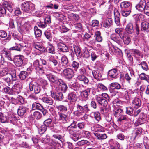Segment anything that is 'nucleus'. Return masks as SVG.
<instances>
[{
    "label": "nucleus",
    "instance_id": "nucleus-1",
    "mask_svg": "<svg viewBox=\"0 0 149 149\" xmlns=\"http://www.w3.org/2000/svg\"><path fill=\"white\" fill-rule=\"evenodd\" d=\"M135 7L138 11L149 16V2H146V0H140Z\"/></svg>",
    "mask_w": 149,
    "mask_h": 149
},
{
    "label": "nucleus",
    "instance_id": "nucleus-2",
    "mask_svg": "<svg viewBox=\"0 0 149 149\" xmlns=\"http://www.w3.org/2000/svg\"><path fill=\"white\" fill-rule=\"evenodd\" d=\"M21 8L25 12H31L35 10V5L31 2L26 1L22 4Z\"/></svg>",
    "mask_w": 149,
    "mask_h": 149
},
{
    "label": "nucleus",
    "instance_id": "nucleus-3",
    "mask_svg": "<svg viewBox=\"0 0 149 149\" xmlns=\"http://www.w3.org/2000/svg\"><path fill=\"white\" fill-rule=\"evenodd\" d=\"M78 74V78L80 81L86 84L88 82V79L84 76L86 74V70L84 67H82L79 70Z\"/></svg>",
    "mask_w": 149,
    "mask_h": 149
},
{
    "label": "nucleus",
    "instance_id": "nucleus-4",
    "mask_svg": "<svg viewBox=\"0 0 149 149\" xmlns=\"http://www.w3.org/2000/svg\"><path fill=\"white\" fill-rule=\"evenodd\" d=\"M46 75L49 81L52 83L57 84H65L64 83L63 80L61 79H58L57 78L51 73H46Z\"/></svg>",
    "mask_w": 149,
    "mask_h": 149
},
{
    "label": "nucleus",
    "instance_id": "nucleus-5",
    "mask_svg": "<svg viewBox=\"0 0 149 149\" xmlns=\"http://www.w3.org/2000/svg\"><path fill=\"white\" fill-rule=\"evenodd\" d=\"M67 99L69 102L73 103H71L70 104V106L72 108H74L75 103L77 99V97L75 93L74 92H71L69 93L68 94Z\"/></svg>",
    "mask_w": 149,
    "mask_h": 149
},
{
    "label": "nucleus",
    "instance_id": "nucleus-6",
    "mask_svg": "<svg viewBox=\"0 0 149 149\" xmlns=\"http://www.w3.org/2000/svg\"><path fill=\"white\" fill-rule=\"evenodd\" d=\"M146 115L143 112H141L139 115V117L135 124V126H138L144 123L146 121Z\"/></svg>",
    "mask_w": 149,
    "mask_h": 149
},
{
    "label": "nucleus",
    "instance_id": "nucleus-7",
    "mask_svg": "<svg viewBox=\"0 0 149 149\" xmlns=\"http://www.w3.org/2000/svg\"><path fill=\"white\" fill-rule=\"evenodd\" d=\"M62 73L63 76L68 79H71L73 76V70L72 69L69 68L64 69Z\"/></svg>",
    "mask_w": 149,
    "mask_h": 149
},
{
    "label": "nucleus",
    "instance_id": "nucleus-8",
    "mask_svg": "<svg viewBox=\"0 0 149 149\" xmlns=\"http://www.w3.org/2000/svg\"><path fill=\"white\" fill-rule=\"evenodd\" d=\"M42 142L44 144H47L51 146H55L56 145V143L52 140H50V138L48 137H42L40 138Z\"/></svg>",
    "mask_w": 149,
    "mask_h": 149
},
{
    "label": "nucleus",
    "instance_id": "nucleus-9",
    "mask_svg": "<svg viewBox=\"0 0 149 149\" xmlns=\"http://www.w3.org/2000/svg\"><path fill=\"white\" fill-rule=\"evenodd\" d=\"M57 47L59 50L63 52H67L68 51V49L65 44L62 41L60 40V42H57Z\"/></svg>",
    "mask_w": 149,
    "mask_h": 149
},
{
    "label": "nucleus",
    "instance_id": "nucleus-10",
    "mask_svg": "<svg viewBox=\"0 0 149 149\" xmlns=\"http://www.w3.org/2000/svg\"><path fill=\"white\" fill-rule=\"evenodd\" d=\"M23 57L22 55H18L15 57L14 63L17 66H21L23 63Z\"/></svg>",
    "mask_w": 149,
    "mask_h": 149
},
{
    "label": "nucleus",
    "instance_id": "nucleus-11",
    "mask_svg": "<svg viewBox=\"0 0 149 149\" xmlns=\"http://www.w3.org/2000/svg\"><path fill=\"white\" fill-rule=\"evenodd\" d=\"M51 96L53 98L58 101L62 100L63 98V95L61 92H51Z\"/></svg>",
    "mask_w": 149,
    "mask_h": 149
},
{
    "label": "nucleus",
    "instance_id": "nucleus-12",
    "mask_svg": "<svg viewBox=\"0 0 149 149\" xmlns=\"http://www.w3.org/2000/svg\"><path fill=\"white\" fill-rule=\"evenodd\" d=\"M0 55H2V57H3V56H4L8 60L10 61H13L10 52L6 49H3Z\"/></svg>",
    "mask_w": 149,
    "mask_h": 149
},
{
    "label": "nucleus",
    "instance_id": "nucleus-13",
    "mask_svg": "<svg viewBox=\"0 0 149 149\" xmlns=\"http://www.w3.org/2000/svg\"><path fill=\"white\" fill-rule=\"evenodd\" d=\"M58 116L59 120H61L64 123L68 122V115L61 112L58 113Z\"/></svg>",
    "mask_w": 149,
    "mask_h": 149
},
{
    "label": "nucleus",
    "instance_id": "nucleus-14",
    "mask_svg": "<svg viewBox=\"0 0 149 149\" xmlns=\"http://www.w3.org/2000/svg\"><path fill=\"white\" fill-rule=\"evenodd\" d=\"M96 100L100 105L103 107L106 106L107 105V101L103 97L97 96L96 97Z\"/></svg>",
    "mask_w": 149,
    "mask_h": 149
},
{
    "label": "nucleus",
    "instance_id": "nucleus-15",
    "mask_svg": "<svg viewBox=\"0 0 149 149\" xmlns=\"http://www.w3.org/2000/svg\"><path fill=\"white\" fill-rule=\"evenodd\" d=\"M76 107L78 110L84 113L85 111L88 112L90 110L88 107V105L86 104L85 105H83L80 104H78L77 105Z\"/></svg>",
    "mask_w": 149,
    "mask_h": 149
},
{
    "label": "nucleus",
    "instance_id": "nucleus-16",
    "mask_svg": "<svg viewBox=\"0 0 149 149\" xmlns=\"http://www.w3.org/2000/svg\"><path fill=\"white\" fill-rule=\"evenodd\" d=\"M118 72L116 69H113L109 70L108 72V76L112 78H116Z\"/></svg>",
    "mask_w": 149,
    "mask_h": 149
},
{
    "label": "nucleus",
    "instance_id": "nucleus-17",
    "mask_svg": "<svg viewBox=\"0 0 149 149\" xmlns=\"http://www.w3.org/2000/svg\"><path fill=\"white\" fill-rule=\"evenodd\" d=\"M28 109L25 107L19 106L17 110V113L19 116H22L26 112Z\"/></svg>",
    "mask_w": 149,
    "mask_h": 149
},
{
    "label": "nucleus",
    "instance_id": "nucleus-18",
    "mask_svg": "<svg viewBox=\"0 0 149 149\" xmlns=\"http://www.w3.org/2000/svg\"><path fill=\"white\" fill-rule=\"evenodd\" d=\"M120 38L123 40V42L125 44L128 45L131 42V39L129 36L127 35H126L124 33L123 34L120 35Z\"/></svg>",
    "mask_w": 149,
    "mask_h": 149
},
{
    "label": "nucleus",
    "instance_id": "nucleus-19",
    "mask_svg": "<svg viewBox=\"0 0 149 149\" xmlns=\"http://www.w3.org/2000/svg\"><path fill=\"white\" fill-rule=\"evenodd\" d=\"M99 133H96L95 134V136L97 137L98 139L103 140L107 138V136L106 134L103 131Z\"/></svg>",
    "mask_w": 149,
    "mask_h": 149
},
{
    "label": "nucleus",
    "instance_id": "nucleus-20",
    "mask_svg": "<svg viewBox=\"0 0 149 149\" xmlns=\"http://www.w3.org/2000/svg\"><path fill=\"white\" fill-rule=\"evenodd\" d=\"M125 30L129 34H132L134 32V29L133 24L131 23H129L126 26Z\"/></svg>",
    "mask_w": 149,
    "mask_h": 149
},
{
    "label": "nucleus",
    "instance_id": "nucleus-21",
    "mask_svg": "<svg viewBox=\"0 0 149 149\" xmlns=\"http://www.w3.org/2000/svg\"><path fill=\"white\" fill-rule=\"evenodd\" d=\"M61 63L62 66H68L70 64L67 57L64 55L61 58Z\"/></svg>",
    "mask_w": 149,
    "mask_h": 149
},
{
    "label": "nucleus",
    "instance_id": "nucleus-22",
    "mask_svg": "<svg viewBox=\"0 0 149 149\" xmlns=\"http://www.w3.org/2000/svg\"><path fill=\"white\" fill-rule=\"evenodd\" d=\"M110 91L111 92H113L114 91V95H115L117 93V92L114 91V90L119 89L121 88V86L120 84H110Z\"/></svg>",
    "mask_w": 149,
    "mask_h": 149
},
{
    "label": "nucleus",
    "instance_id": "nucleus-23",
    "mask_svg": "<svg viewBox=\"0 0 149 149\" xmlns=\"http://www.w3.org/2000/svg\"><path fill=\"white\" fill-rule=\"evenodd\" d=\"M33 47L40 52H43L45 51V49L42 44L39 42L34 43L33 44Z\"/></svg>",
    "mask_w": 149,
    "mask_h": 149
},
{
    "label": "nucleus",
    "instance_id": "nucleus-24",
    "mask_svg": "<svg viewBox=\"0 0 149 149\" xmlns=\"http://www.w3.org/2000/svg\"><path fill=\"white\" fill-rule=\"evenodd\" d=\"M132 103L133 106L137 108L141 106V102L139 98H135L132 100Z\"/></svg>",
    "mask_w": 149,
    "mask_h": 149
},
{
    "label": "nucleus",
    "instance_id": "nucleus-25",
    "mask_svg": "<svg viewBox=\"0 0 149 149\" xmlns=\"http://www.w3.org/2000/svg\"><path fill=\"white\" fill-rule=\"evenodd\" d=\"M149 23L147 22H143L141 23V30L148 32Z\"/></svg>",
    "mask_w": 149,
    "mask_h": 149
},
{
    "label": "nucleus",
    "instance_id": "nucleus-26",
    "mask_svg": "<svg viewBox=\"0 0 149 149\" xmlns=\"http://www.w3.org/2000/svg\"><path fill=\"white\" fill-rule=\"evenodd\" d=\"M143 129L140 127H138L136 128L134 131V134H135L134 139L138 136H139L141 134Z\"/></svg>",
    "mask_w": 149,
    "mask_h": 149
},
{
    "label": "nucleus",
    "instance_id": "nucleus-27",
    "mask_svg": "<svg viewBox=\"0 0 149 149\" xmlns=\"http://www.w3.org/2000/svg\"><path fill=\"white\" fill-rule=\"evenodd\" d=\"M49 61L54 66H56L58 64L57 61L55 59L54 56H53L50 55L49 56Z\"/></svg>",
    "mask_w": 149,
    "mask_h": 149
},
{
    "label": "nucleus",
    "instance_id": "nucleus-28",
    "mask_svg": "<svg viewBox=\"0 0 149 149\" xmlns=\"http://www.w3.org/2000/svg\"><path fill=\"white\" fill-rule=\"evenodd\" d=\"M9 69L7 67H4L0 69V77H2L8 73Z\"/></svg>",
    "mask_w": 149,
    "mask_h": 149
},
{
    "label": "nucleus",
    "instance_id": "nucleus-29",
    "mask_svg": "<svg viewBox=\"0 0 149 149\" xmlns=\"http://www.w3.org/2000/svg\"><path fill=\"white\" fill-rule=\"evenodd\" d=\"M43 102L47 104L52 105L53 103V100L51 98L43 97L42 98Z\"/></svg>",
    "mask_w": 149,
    "mask_h": 149
},
{
    "label": "nucleus",
    "instance_id": "nucleus-30",
    "mask_svg": "<svg viewBox=\"0 0 149 149\" xmlns=\"http://www.w3.org/2000/svg\"><path fill=\"white\" fill-rule=\"evenodd\" d=\"M23 46L20 44H18L15 46H13L9 49L10 51L15 50L17 51L20 52Z\"/></svg>",
    "mask_w": 149,
    "mask_h": 149
},
{
    "label": "nucleus",
    "instance_id": "nucleus-31",
    "mask_svg": "<svg viewBox=\"0 0 149 149\" xmlns=\"http://www.w3.org/2000/svg\"><path fill=\"white\" fill-rule=\"evenodd\" d=\"M131 54L134 56L137 57L138 56H141L140 52L138 49H132L130 50Z\"/></svg>",
    "mask_w": 149,
    "mask_h": 149
},
{
    "label": "nucleus",
    "instance_id": "nucleus-32",
    "mask_svg": "<svg viewBox=\"0 0 149 149\" xmlns=\"http://www.w3.org/2000/svg\"><path fill=\"white\" fill-rule=\"evenodd\" d=\"M77 144L79 146H86L90 145L91 143L86 140H82L80 141H78Z\"/></svg>",
    "mask_w": 149,
    "mask_h": 149
},
{
    "label": "nucleus",
    "instance_id": "nucleus-33",
    "mask_svg": "<svg viewBox=\"0 0 149 149\" xmlns=\"http://www.w3.org/2000/svg\"><path fill=\"white\" fill-rule=\"evenodd\" d=\"M121 11L122 15L124 17L128 16L131 12V9L130 8H127V9H122Z\"/></svg>",
    "mask_w": 149,
    "mask_h": 149
},
{
    "label": "nucleus",
    "instance_id": "nucleus-34",
    "mask_svg": "<svg viewBox=\"0 0 149 149\" xmlns=\"http://www.w3.org/2000/svg\"><path fill=\"white\" fill-rule=\"evenodd\" d=\"M130 3L128 1H124L120 3V6L121 8L123 9L128 8L130 9Z\"/></svg>",
    "mask_w": 149,
    "mask_h": 149
},
{
    "label": "nucleus",
    "instance_id": "nucleus-35",
    "mask_svg": "<svg viewBox=\"0 0 149 149\" xmlns=\"http://www.w3.org/2000/svg\"><path fill=\"white\" fill-rule=\"evenodd\" d=\"M88 95V91L86 90L83 91L81 93V96L82 99L85 101L87 99Z\"/></svg>",
    "mask_w": 149,
    "mask_h": 149
},
{
    "label": "nucleus",
    "instance_id": "nucleus-36",
    "mask_svg": "<svg viewBox=\"0 0 149 149\" xmlns=\"http://www.w3.org/2000/svg\"><path fill=\"white\" fill-rule=\"evenodd\" d=\"M42 108V106L38 103L35 102L32 104V109L33 110L38 109L40 110Z\"/></svg>",
    "mask_w": 149,
    "mask_h": 149
},
{
    "label": "nucleus",
    "instance_id": "nucleus-37",
    "mask_svg": "<svg viewBox=\"0 0 149 149\" xmlns=\"http://www.w3.org/2000/svg\"><path fill=\"white\" fill-rule=\"evenodd\" d=\"M69 15L71 17V19L76 22L79 19V17L77 14L71 13Z\"/></svg>",
    "mask_w": 149,
    "mask_h": 149
},
{
    "label": "nucleus",
    "instance_id": "nucleus-38",
    "mask_svg": "<svg viewBox=\"0 0 149 149\" xmlns=\"http://www.w3.org/2000/svg\"><path fill=\"white\" fill-rule=\"evenodd\" d=\"M75 52L77 56H80L82 55V53L80 48L78 46L74 47Z\"/></svg>",
    "mask_w": 149,
    "mask_h": 149
},
{
    "label": "nucleus",
    "instance_id": "nucleus-39",
    "mask_svg": "<svg viewBox=\"0 0 149 149\" xmlns=\"http://www.w3.org/2000/svg\"><path fill=\"white\" fill-rule=\"evenodd\" d=\"M139 66H141L142 68L145 71L148 70L149 68L147 63L145 61H142L139 64Z\"/></svg>",
    "mask_w": 149,
    "mask_h": 149
},
{
    "label": "nucleus",
    "instance_id": "nucleus-40",
    "mask_svg": "<svg viewBox=\"0 0 149 149\" xmlns=\"http://www.w3.org/2000/svg\"><path fill=\"white\" fill-rule=\"evenodd\" d=\"M139 77L141 79L146 81L147 83H149V77L148 76L143 73H141L139 76Z\"/></svg>",
    "mask_w": 149,
    "mask_h": 149
},
{
    "label": "nucleus",
    "instance_id": "nucleus-41",
    "mask_svg": "<svg viewBox=\"0 0 149 149\" xmlns=\"http://www.w3.org/2000/svg\"><path fill=\"white\" fill-rule=\"evenodd\" d=\"M34 33L36 36L39 37L42 35V31L39 29L37 26H35L34 28Z\"/></svg>",
    "mask_w": 149,
    "mask_h": 149
},
{
    "label": "nucleus",
    "instance_id": "nucleus-42",
    "mask_svg": "<svg viewBox=\"0 0 149 149\" xmlns=\"http://www.w3.org/2000/svg\"><path fill=\"white\" fill-rule=\"evenodd\" d=\"M56 108L60 111L65 112L67 111V108L66 106L63 105H58L56 106Z\"/></svg>",
    "mask_w": 149,
    "mask_h": 149
},
{
    "label": "nucleus",
    "instance_id": "nucleus-43",
    "mask_svg": "<svg viewBox=\"0 0 149 149\" xmlns=\"http://www.w3.org/2000/svg\"><path fill=\"white\" fill-rule=\"evenodd\" d=\"M128 121V118L126 115H120V117L118 119V121L122 122L123 121Z\"/></svg>",
    "mask_w": 149,
    "mask_h": 149
},
{
    "label": "nucleus",
    "instance_id": "nucleus-44",
    "mask_svg": "<svg viewBox=\"0 0 149 149\" xmlns=\"http://www.w3.org/2000/svg\"><path fill=\"white\" fill-rule=\"evenodd\" d=\"M70 135L71 138L75 141L78 140L80 138L79 134L76 132L74 134V135Z\"/></svg>",
    "mask_w": 149,
    "mask_h": 149
},
{
    "label": "nucleus",
    "instance_id": "nucleus-45",
    "mask_svg": "<svg viewBox=\"0 0 149 149\" xmlns=\"http://www.w3.org/2000/svg\"><path fill=\"white\" fill-rule=\"evenodd\" d=\"M94 118L95 120L99 121L101 119L100 113L98 112H93Z\"/></svg>",
    "mask_w": 149,
    "mask_h": 149
},
{
    "label": "nucleus",
    "instance_id": "nucleus-46",
    "mask_svg": "<svg viewBox=\"0 0 149 149\" xmlns=\"http://www.w3.org/2000/svg\"><path fill=\"white\" fill-rule=\"evenodd\" d=\"M74 128L70 126H68L66 128V131L68 132L70 135H74V134L75 132L74 130Z\"/></svg>",
    "mask_w": 149,
    "mask_h": 149
},
{
    "label": "nucleus",
    "instance_id": "nucleus-47",
    "mask_svg": "<svg viewBox=\"0 0 149 149\" xmlns=\"http://www.w3.org/2000/svg\"><path fill=\"white\" fill-rule=\"evenodd\" d=\"M28 75V73L26 72L22 71L20 72L19 74V78L22 80H24Z\"/></svg>",
    "mask_w": 149,
    "mask_h": 149
},
{
    "label": "nucleus",
    "instance_id": "nucleus-48",
    "mask_svg": "<svg viewBox=\"0 0 149 149\" xmlns=\"http://www.w3.org/2000/svg\"><path fill=\"white\" fill-rule=\"evenodd\" d=\"M92 73L94 77L96 79H99L102 77V75L100 73H97V72L95 70L92 71Z\"/></svg>",
    "mask_w": 149,
    "mask_h": 149
},
{
    "label": "nucleus",
    "instance_id": "nucleus-49",
    "mask_svg": "<svg viewBox=\"0 0 149 149\" xmlns=\"http://www.w3.org/2000/svg\"><path fill=\"white\" fill-rule=\"evenodd\" d=\"M126 113L128 115H130L131 116H133L132 115L133 114V108L131 107H126Z\"/></svg>",
    "mask_w": 149,
    "mask_h": 149
},
{
    "label": "nucleus",
    "instance_id": "nucleus-50",
    "mask_svg": "<svg viewBox=\"0 0 149 149\" xmlns=\"http://www.w3.org/2000/svg\"><path fill=\"white\" fill-rule=\"evenodd\" d=\"M7 120V118L4 116L3 113L0 112V122L4 123L6 122Z\"/></svg>",
    "mask_w": 149,
    "mask_h": 149
},
{
    "label": "nucleus",
    "instance_id": "nucleus-51",
    "mask_svg": "<svg viewBox=\"0 0 149 149\" xmlns=\"http://www.w3.org/2000/svg\"><path fill=\"white\" fill-rule=\"evenodd\" d=\"M46 38L48 39L49 41H51L52 39V36L51 33L48 31H46L44 33Z\"/></svg>",
    "mask_w": 149,
    "mask_h": 149
},
{
    "label": "nucleus",
    "instance_id": "nucleus-52",
    "mask_svg": "<svg viewBox=\"0 0 149 149\" xmlns=\"http://www.w3.org/2000/svg\"><path fill=\"white\" fill-rule=\"evenodd\" d=\"M33 115L34 117L37 119H40L42 116L41 113L38 111H36L34 113Z\"/></svg>",
    "mask_w": 149,
    "mask_h": 149
},
{
    "label": "nucleus",
    "instance_id": "nucleus-53",
    "mask_svg": "<svg viewBox=\"0 0 149 149\" xmlns=\"http://www.w3.org/2000/svg\"><path fill=\"white\" fill-rule=\"evenodd\" d=\"M72 66L74 68L75 71H77L79 67V63L75 61H73L72 64Z\"/></svg>",
    "mask_w": 149,
    "mask_h": 149
},
{
    "label": "nucleus",
    "instance_id": "nucleus-54",
    "mask_svg": "<svg viewBox=\"0 0 149 149\" xmlns=\"http://www.w3.org/2000/svg\"><path fill=\"white\" fill-rule=\"evenodd\" d=\"M48 51L49 52L52 54H54L55 53V50L54 47L50 44L48 47Z\"/></svg>",
    "mask_w": 149,
    "mask_h": 149
},
{
    "label": "nucleus",
    "instance_id": "nucleus-55",
    "mask_svg": "<svg viewBox=\"0 0 149 149\" xmlns=\"http://www.w3.org/2000/svg\"><path fill=\"white\" fill-rule=\"evenodd\" d=\"M22 20V18L21 17H18L16 18L15 22L17 23V26L19 27H20Z\"/></svg>",
    "mask_w": 149,
    "mask_h": 149
},
{
    "label": "nucleus",
    "instance_id": "nucleus-56",
    "mask_svg": "<svg viewBox=\"0 0 149 149\" xmlns=\"http://www.w3.org/2000/svg\"><path fill=\"white\" fill-rule=\"evenodd\" d=\"M108 111V109L107 108L101 107L100 108V111L101 113L103 115L107 114Z\"/></svg>",
    "mask_w": 149,
    "mask_h": 149
},
{
    "label": "nucleus",
    "instance_id": "nucleus-57",
    "mask_svg": "<svg viewBox=\"0 0 149 149\" xmlns=\"http://www.w3.org/2000/svg\"><path fill=\"white\" fill-rule=\"evenodd\" d=\"M69 86L70 88L74 91L78 90L79 87V84H70Z\"/></svg>",
    "mask_w": 149,
    "mask_h": 149
},
{
    "label": "nucleus",
    "instance_id": "nucleus-58",
    "mask_svg": "<svg viewBox=\"0 0 149 149\" xmlns=\"http://www.w3.org/2000/svg\"><path fill=\"white\" fill-rule=\"evenodd\" d=\"M6 10L5 8L0 6V16H3L6 14Z\"/></svg>",
    "mask_w": 149,
    "mask_h": 149
},
{
    "label": "nucleus",
    "instance_id": "nucleus-59",
    "mask_svg": "<svg viewBox=\"0 0 149 149\" xmlns=\"http://www.w3.org/2000/svg\"><path fill=\"white\" fill-rule=\"evenodd\" d=\"M52 120L51 118H49L45 120L43 122V124L47 127L49 126L51 124Z\"/></svg>",
    "mask_w": 149,
    "mask_h": 149
},
{
    "label": "nucleus",
    "instance_id": "nucleus-60",
    "mask_svg": "<svg viewBox=\"0 0 149 149\" xmlns=\"http://www.w3.org/2000/svg\"><path fill=\"white\" fill-rule=\"evenodd\" d=\"M37 24L38 26L42 28H44L47 26L46 24L44 22H38Z\"/></svg>",
    "mask_w": 149,
    "mask_h": 149
},
{
    "label": "nucleus",
    "instance_id": "nucleus-61",
    "mask_svg": "<svg viewBox=\"0 0 149 149\" xmlns=\"http://www.w3.org/2000/svg\"><path fill=\"white\" fill-rule=\"evenodd\" d=\"M8 99L12 103L14 104L17 105L19 103V101L17 99L12 98L11 99L8 98Z\"/></svg>",
    "mask_w": 149,
    "mask_h": 149
},
{
    "label": "nucleus",
    "instance_id": "nucleus-62",
    "mask_svg": "<svg viewBox=\"0 0 149 149\" xmlns=\"http://www.w3.org/2000/svg\"><path fill=\"white\" fill-rule=\"evenodd\" d=\"M47 126L43 124L42 125L39 129L40 131L42 132V133L43 134L45 132L47 129Z\"/></svg>",
    "mask_w": 149,
    "mask_h": 149
},
{
    "label": "nucleus",
    "instance_id": "nucleus-63",
    "mask_svg": "<svg viewBox=\"0 0 149 149\" xmlns=\"http://www.w3.org/2000/svg\"><path fill=\"white\" fill-rule=\"evenodd\" d=\"M33 65L34 68L36 69H37V68L41 65L40 64L39 61L38 60H36L33 62Z\"/></svg>",
    "mask_w": 149,
    "mask_h": 149
},
{
    "label": "nucleus",
    "instance_id": "nucleus-64",
    "mask_svg": "<svg viewBox=\"0 0 149 149\" xmlns=\"http://www.w3.org/2000/svg\"><path fill=\"white\" fill-rule=\"evenodd\" d=\"M111 149H120L119 143L117 142H116L114 146L111 147Z\"/></svg>",
    "mask_w": 149,
    "mask_h": 149
}]
</instances>
